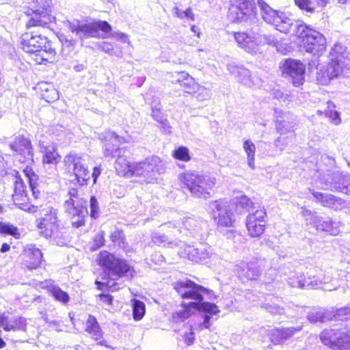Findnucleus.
I'll return each mask as SVG.
<instances>
[{"instance_id": "1", "label": "nucleus", "mask_w": 350, "mask_h": 350, "mask_svg": "<svg viewBox=\"0 0 350 350\" xmlns=\"http://www.w3.org/2000/svg\"><path fill=\"white\" fill-rule=\"evenodd\" d=\"M174 289L183 299L193 301L183 303L182 308L172 314L174 322L178 323L188 319L191 315V309L202 310L210 314H216L219 312L215 304L203 301V295L207 293V289L204 287L191 280H185L176 283Z\"/></svg>"}, {"instance_id": "2", "label": "nucleus", "mask_w": 350, "mask_h": 350, "mask_svg": "<svg viewBox=\"0 0 350 350\" xmlns=\"http://www.w3.org/2000/svg\"><path fill=\"white\" fill-rule=\"evenodd\" d=\"M334 316L341 321H345V327L323 329L320 335L321 340L332 349L350 350V308L338 309Z\"/></svg>"}, {"instance_id": "3", "label": "nucleus", "mask_w": 350, "mask_h": 350, "mask_svg": "<svg viewBox=\"0 0 350 350\" xmlns=\"http://www.w3.org/2000/svg\"><path fill=\"white\" fill-rule=\"evenodd\" d=\"M21 40L22 49L33 55L32 58L36 64L53 62L56 52L46 36L35 31H29L21 36Z\"/></svg>"}, {"instance_id": "4", "label": "nucleus", "mask_w": 350, "mask_h": 350, "mask_svg": "<svg viewBox=\"0 0 350 350\" xmlns=\"http://www.w3.org/2000/svg\"><path fill=\"white\" fill-rule=\"evenodd\" d=\"M178 179L193 196L205 199L211 197V191L216 183L215 177L209 174L191 172L180 174Z\"/></svg>"}, {"instance_id": "5", "label": "nucleus", "mask_w": 350, "mask_h": 350, "mask_svg": "<svg viewBox=\"0 0 350 350\" xmlns=\"http://www.w3.org/2000/svg\"><path fill=\"white\" fill-rule=\"evenodd\" d=\"M97 262L112 280H116L123 277L129 280L134 276L133 269L126 260L119 258L107 251H102L99 253Z\"/></svg>"}, {"instance_id": "6", "label": "nucleus", "mask_w": 350, "mask_h": 350, "mask_svg": "<svg viewBox=\"0 0 350 350\" xmlns=\"http://www.w3.org/2000/svg\"><path fill=\"white\" fill-rule=\"evenodd\" d=\"M234 38L239 47L254 54L259 52L260 46L274 42L273 38L263 33L257 25L245 32L234 33Z\"/></svg>"}, {"instance_id": "7", "label": "nucleus", "mask_w": 350, "mask_h": 350, "mask_svg": "<svg viewBox=\"0 0 350 350\" xmlns=\"http://www.w3.org/2000/svg\"><path fill=\"white\" fill-rule=\"evenodd\" d=\"M64 208L71 218L73 226L79 228L85 224V218L88 213L87 201L79 196L77 189L71 188L68 190Z\"/></svg>"}, {"instance_id": "8", "label": "nucleus", "mask_w": 350, "mask_h": 350, "mask_svg": "<svg viewBox=\"0 0 350 350\" xmlns=\"http://www.w3.org/2000/svg\"><path fill=\"white\" fill-rule=\"evenodd\" d=\"M228 18L235 23L255 24L257 21V12L254 1L230 0Z\"/></svg>"}, {"instance_id": "9", "label": "nucleus", "mask_w": 350, "mask_h": 350, "mask_svg": "<svg viewBox=\"0 0 350 350\" xmlns=\"http://www.w3.org/2000/svg\"><path fill=\"white\" fill-rule=\"evenodd\" d=\"M165 171V162L157 156L146 158L133 166L132 175L148 183H154L159 174Z\"/></svg>"}, {"instance_id": "10", "label": "nucleus", "mask_w": 350, "mask_h": 350, "mask_svg": "<svg viewBox=\"0 0 350 350\" xmlns=\"http://www.w3.org/2000/svg\"><path fill=\"white\" fill-rule=\"evenodd\" d=\"M161 227L163 230L172 232L174 237L179 239L184 236L195 237L200 231L201 221L194 217H185L165 222Z\"/></svg>"}, {"instance_id": "11", "label": "nucleus", "mask_w": 350, "mask_h": 350, "mask_svg": "<svg viewBox=\"0 0 350 350\" xmlns=\"http://www.w3.org/2000/svg\"><path fill=\"white\" fill-rule=\"evenodd\" d=\"M65 25L72 33H75L81 40L90 38H95L98 35L99 30L105 33L111 31V25L105 21H98L88 23H81L78 20L66 21Z\"/></svg>"}, {"instance_id": "12", "label": "nucleus", "mask_w": 350, "mask_h": 350, "mask_svg": "<svg viewBox=\"0 0 350 350\" xmlns=\"http://www.w3.org/2000/svg\"><path fill=\"white\" fill-rule=\"evenodd\" d=\"M299 29V38L306 52L319 56L325 51L326 39L323 34L307 25L301 26Z\"/></svg>"}, {"instance_id": "13", "label": "nucleus", "mask_w": 350, "mask_h": 350, "mask_svg": "<svg viewBox=\"0 0 350 350\" xmlns=\"http://www.w3.org/2000/svg\"><path fill=\"white\" fill-rule=\"evenodd\" d=\"M64 163L80 185H88L91 176L85 157L70 152L64 157Z\"/></svg>"}, {"instance_id": "14", "label": "nucleus", "mask_w": 350, "mask_h": 350, "mask_svg": "<svg viewBox=\"0 0 350 350\" xmlns=\"http://www.w3.org/2000/svg\"><path fill=\"white\" fill-rule=\"evenodd\" d=\"M208 206L212 218L218 226L223 227L233 226L235 219L228 202L222 200L212 201Z\"/></svg>"}, {"instance_id": "15", "label": "nucleus", "mask_w": 350, "mask_h": 350, "mask_svg": "<svg viewBox=\"0 0 350 350\" xmlns=\"http://www.w3.org/2000/svg\"><path fill=\"white\" fill-rule=\"evenodd\" d=\"M42 211L43 217L38 220L36 225L40 234L45 238L57 236L59 231L57 210L48 207Z\"/></svg>"}, {"instance_id": "16", "label": "nucleus", "mask_w": 350, "mask_h": 350, "mask_svg": "<svg viewBox=\"0 0 350 350\" xmlns=\"http://www.w3.org/2000/svg\"><path fill=\"white\" fill-rule=\"evenodd\" d=\"M12 196L14 204L19 208L31 213L37 211L38 206L31 204V199L27 194V186L21 176L14 177V193Z\"/></svg>"}, {"instance_id": "17", "label": "nucleus", "mask_w": 350, "mask_h": 350, "mask_svg": "<svg viewBox=\"0 0 350 350\" xmlns=\"http://www.w3.org/2000/svg\"><path fill=\"white\" fill-rule=\"evenodd\" d=\"M267 213L264 208H257L247 216L246 226L252 237H259L263 234L266 226Z\"/></svg>"}, {"instance_id": "18", "label": "nucleus", "mask_w": 350, "mask_h": 350, "mask_svg": "<svg viewBox=\"0 0 350 350\" xmlns=\"http://www.w3.org/2000/svg\"><path fill=\"white\" fill-rule=\"evenodd\" d=\"M113 139L116 142V144H113V146H115L116 148L114 150H111L109 147L107 146L105 150V157L110 158L118 157L114 164L117 172L123 176L129 174L132 175L133 166L135 164L130 163L126 158L122 155V150L118 148V139L116 137Z\"/></svg>"}, {"instance_id": "19", "label": "nucleus", "mask_w": 350, "mask_h": 350, "mask_svg": "<svg viewBox=\"0 0 350 350\" xmlns=\"http://www.w3.org/2000/svg\"><path fill=\"white\" fill-rule=\"evenodd\" d=\"M234 271L242 280H256L261 273L258 261L254 258H246L237 263Z\"/></svg>"}, {"instance_id": "20", "label": "nucleus", "mask_w": 350, "mask_h": 350, "mask_svg": "<svg viewBox=\"0 0 350 350\" xmlns=\"http://www.w3.org/2000/svg\"><path fill=\"white\" fill-rule=\"evenodd\" d=\"M308 279L311 280H319L316 286H312V288H322L325 291H331L336 290L339 284L336 280H332L329 273H325L319 267H313L307 271Z\"/></svg>"}, {"instance_id": "21", "label": "nucleus", "mask_w": 350, "mask_h": 350, "mask_svg": "<svg viewBox=\"0 0 350 350\" xmlns=\"http://www.w3.org/2000/svg\"><path fill=\"white\" fill-rule=\"evenodd\" d=\"M283 73L289 76L294 86L299 87L304 81L305 66L299 60L286 59L282 67Z\"/></svg>"}, {"instance_id": "22", "label": "nucleus", "mask_w": 350, "mask_h": 350, "mask_svg": "<svg viewBox=\"0 0 350 350\" xmlns=\"http://www.w3.org/2000/svg\"><path fill=\"white\" fill-rule=\"evenodd\" d=\"M317 69L316 79L322 85L329 84L332 79L337 77L342 71L339 62L334 60L326 66H318Z\"/></svg>"}, {"instance_id": "23", "label": "nucleus", "mask_w": 350, "mask_h": 350, "mask_svg": "<svg viewBox=\"0 0 350 350\" xmlns=\"http://www.w3.org/2000/svg\"><path fill=\"white\" fill-rule=\"evenodd\" d=\"M275 129L280 135L293 134L295 126V116L286 111L275 109Z\"/></svg>"}, {"instance_id": "24", "label": "nucleus", "mask_w": 350, "mask_h": 350, "mask_svg": "<svg viewBox=\"0 0 350 350\" xmlns=\"http://www.w3.org/2000/svg\"><path fill=\"white\" fill-rule=\"evenodd\" d=\"M310 223L316 228L317 230L325 232L334 236L338 235L341 230L342 226L340 222L333 221L329 217L312 215Z\"/></svg>"}, {"instance_id": "25", "label": "nucleus", "mask_w": 350, "mask_h": 350, "mask_svg": "<svg viewBox=\"0 0 350 350\" xmlns=\"http://www.w3.org/2000/svg\"><path fill=\"white\" fill-rule=\"evenodd\" d=\"M36 3L42 10H36L34 16L29 20L27 26L28 28L33 27H48L51 22V17L48 14L47 10L51 6V0H36Z\"/></svg>"}, {"instance_id": "26", "label": "nucleus", "mask_w": 350, "mask_h": 350, "mask_svg": "<svg viewBox=\"0 0 350 350\" xmlns=\"http://www.w3.org/2000/svg\"><path fill=\"white\" fill-rule=\"evenodd\" d=\"M9 146L16 154L23 157L22 161H33V148L29 139L23 135L17 136L14 142L9 144Z\"/></svg>"}, {"instance_id": "27", "label": "nucleus", "mask_w": 350, "mask_h": 350, "mask_svg": "<svg viewBox=\"0 0 350 350\" xmlns=\"http://www.w3.org/2000/svg\"><path fill=\"white\" fill-rule=\"evenodd\" d=\"M228 70L240 83L248 87L256 86L260 84V79L256 76H252L250 71L244 67L229 64Z\"/></svg>"}, {"instance_id": "28", "label": "nucleus", "mask_w": 350, "mask_h": 350, "mask_svg": "<svg viewBox=\"0 0 350 350\" xmlns=\"http://www.w3.org/2000/svg\"><path fill=\"white\" fill-rule=\"evenodd\" d=\"M186 251L189 259L196 262H205L213 254V248L206 243H201L197 247L188 246Z\"/></svg>"}, {"instance_id": "29", "label": "nucleus", "mask_w": 350, "mask_h": 350, "mask_svg": "<svg viewBox=\"0 0 350 350\" xmlns=\"http://www.w3.org/2000/svg\"><path fill=\"white\" fill-rule=\"evenodd\" d=\"M300 328H274L269 332V336L271 341L275 345L283 344L286 340L292 337Z\"/></svg>"}, {"instance_id": "30", "label": "nucleus", "mask_w": 350, "mask_h": 350, "mask_svg": "<svg viewBox=\"0 0 350 350\" xmlns=\"http://www.w3.org/2000/svg\"><path fill=\"white\" fill-rule=\"evenodd\" d=\"M312 195L317 202L321 204L323 206L332 208L333 209H340L342 204L343 201L331 193H323L319 191H312Z\"/></svg>"}, {"instance_id": "31", "label": "nucleus", "mask_w": 350, "mask_h": 350, "mask_svg": "<svg viewBox=\"0 0 350 350\" xmlns=\"http://www.w3.org/2000/svg\"><path fill=\"white\" fill-rule=\"evenodd\" d=\"M319 280H311L308 279L307 271L299 275H293L288 278L287 283L292 288H312V286H316Z\"/></svg>"}, {"instance_id": "32", "label": "nucleus", "mask_w": 350, "mask_h": 350, "mask_svg": "<svg viewBox=\"0 0 350 350\" xmlns=\"http://www.w3.org/2000/svg\"><path fill=\"white\" fill-rule=\"evenodd\" d=\"M280 22L278 21V23H275L273 25L277 30L285 33H295L298 37L299 31V28L301 26H306L305 24H299L297 22L294 23L291 18H283L282 16H280Z\"/></svg>"}, {"instance_id": "33", "label": "nucleus", "mask_w": 350, "mask_h": 350, "mask_svg": "<svg viewBox=\"0 0 350 350\" xmlns=\"http://www.w3.org/2000/svg\"><path fill=\"white\" fill-rule=\"evenodd\" d=\"M258 4L261 10L264 21L269 24L274 25L280 21V16L278 11L272 9L265 1L258 0Z\"/></svg>"}, {"instance_id": "34", "label": "nucleus", "mask_w": 350, "mask_h": 350, "mask_svg": "<svg viewBox=\"0 0 350 350\" xmlns=\"http://www.w3.org/2000/svg\"><path fill=\"white\" fill-rule=\"evenodd\" d=\"M295 4L302 10L313 13L326 5L328 0H294Z\"/></svg>"}, {"instance_id": "35", "label": "nucleus", "mask_w": 350, "mask_h": 350, "mask_svg": "<svg viewBox=\"0 0 350 350\" xmlns=\"http://www.w3.org/2000/svg\"><path fill=\"white\" fill-rule=\"evenodd\" d=\"M40 150L44 154V163L55 164L58 162L59 156L53 144L44 145V143H40Z\"/></svg>"}, {"instance_id": "36", "label": "nucleus", "mask_w": 350, "mask_h": 350, "mask_svg": "<svg viewBox=\"0 0 350 350\" xmlns=\"http://www.w3.org/2000/svg\"><path fill=\"white\" fill-rule=\"evenodd\" d=\"M26 257L29 259L25 260V265L29 269H35L41 263L42 254L39 249L33 248L26 252Z\"/></svg>"}, {"instance_id": "37", "label": "nucleus", "mask_w": 350, "mask_h": 350, "mask_svg": "<svg viewBox=\"0 0 350 350\" xmlns=\"http://www.w3.org/2000/svg\"><path fill=\"white\" fill-rule=\"evenodd\" d=\"M85 331L88 332L95 340H98L101 337V330L96 319L89 315L85 322Z\"/></svg>"}, {"instance_id": "38", "label": "nucleus", "mask_w": 350, "mask_h": 350, "mask_svg": "<svg viewBox=\"0 0 350 350\" xmlns=\"http://www.w3.org/2000/svg\"><path fill=\"white\" fill-rule=\"evenodd\" d=\"M42 97L48 103L56 100L59 98L57 90L51 84L44 83L40 84Z\"/></svg>"}, {"instance_id": "39", "label": "nucleus", "mask_w": 350, "mask_h": 350, "mask_svg": "<svg viewBox=\"0 0 350 350\" xmlns=\"http://www.w3.org/2000/svg\"><path fill=\"white\" fill-rule=\"evenodd\" d=\"M243 148L247 154V165L252 170H254L255 168L256 146L250 139H247L243 142Z\"/></svg>"}, {"instance_id": "40", "label": "nucleus", "mask_w": 350, "mask_h": 350, "mask_svg": "<svg viewBox=\"0 0 350 350\" xmlns=\"http://www.w3.org/2000/svg\"><path fill=\"white\" fill-rule=\"evenodd\" d=\"M47 289L55 300L60 301L64 304H66L68 302L70 299L69 295L67 293L62 291L59 286L51 283L47 285Z\"/></svg>"}, {"instance_id": "41", "label": "nucleus", "mask_w": 350, "mask_h": 350, "mask_svg": "<svg viewBox=\"0 0 350 350\" xmlns=\"http://www.w3.org/2000/svg\"><path fill=\"white\" fill-rule=\"evenodd\" d=\"M152 241L157 245H167L170 247L178 245V241L177 240L171 241L166 235L160 232L152 233Z\"/></svg>"}, {"instance_id": "42", "label": "nucleus", "mask_w": 350, "mask_h": 350, "mask_svg": "<svg viewBox=\"0 0 350 350\" xmlns=\"http://www.w3.org/2000/svg\"><path fill=\"white\" fill-rule=\"evenodd\" d=\"M133 316L135 321L141 320L146 312L145 304L143 301L138 299L132 301Z\"/></svg>"}, {"instance_id": "43", "label": "nucleus", "mask_w": 350, "mask_h": 350, "mask_svg": "<svg viewBox=\"0 0 350 350\" xmlns=\"http://www.w3.org/2000/svg\"><path fill=\"white\" fill-rule=\"evenodd\" d=\"M241 208L243 210L240 211V213L243 211H252L256 208L255 204L251 201V200L245 196H243L237 200V208L239 210Z\"/></svg>"}, {"instance_id": "44", "label": "nucleus", "mask_w": 350, "mask_h": 350, "mask_svg": "<svg viewBox=\"0 0 350 350\" xmlns=\"http://www.w3.org/2000/svg\"><path fill=\"white\" fill-rule=\"evenodd\" d=\"M293 137V134L289 135H280L274 141L275 148L280 152L283 151L285 147L291 142Z\"/></svg>"}, {"instance_id": "45", "label": "nucleus", "mask_w": 350, "mask_h": 350, "mask_svg": "<svg viewBox=\"0 0 350 350\" xmlns=\"http://www.w3.org/2000/svg\"><path fill=\"white\" fill-rule=\"evenodd\" d=\"M172 156L175 159L185 162H187L191 159L189 149L185 146H180L174 150Z\"/></svg>"}, {"instance_id": "46", "label": "nucleus", "mask_w": 350, "mask_h": 350, "mask_svg": "<svg viewBox=\"0 0 350 350\" xmlns=\"http://www.w3.org/2000/svg\"><path fill=\"white\" fill-rule=\"evenodd\" d=\"M0 232L14 236L15 238L19 237L20 233L18 228L10 224L0 222Z\"/></svg>"}, {"instance_id": "47", "label": "nucleus", "mask_w": 350, "mask_h": 350, "mask_svg": "<svg viewBox=\"0 0 350 350\" xmlns=\"http://www.w3.org/2000/svg\"><path fill=\"white\" fill-rule=\"evenodd\" d=\"M172 14L174 16L180 19L188 18L191 21L195 20L194 14L191 8H188L186 10L182 11L178 7H174L172 10Z\"/></svg>"}, {"instance_id": "48", "label": "nucleus", "mask_w": 350, "mask_h": 350, "mask_svg": "<svg viewBox=\"0 0 350 350\" xmlns=\"http://www.w3.org/2000/svg\"><path fill=\"white\" fill-rule=\"evenodd\" d=\"M90 215L92 219H97L99 217L100 208L96 197L92 196L90 200Z\"/></svg>"}, {"instance_id": "49", "label": "nucleus", "mask_w": 350, "mask_h": 350, "mask_svg": "<svg viewBox=\"0 0 350 350\" xmlns=\"http://www.w3.org/2000/svg\"><path fill=\"white\" fill-rule=\"evenodd\" d=\"M195 97L200 101L208 100L211 97V92L204 87H199L195 92Z\"/></svg>"}, {"instance_id": "50", "label": "nucleus", "mask_w": 350, "mask_h": 350, "mask_svg": "<svg viewBox=\"0 0 350 350\" xmlns=\"http://www.w3.org/2000/svg\"><path fill=\"white\" fill-rule=\"evenodd\" d=\"M117 137L118 139V146L120 145V140L118 135H117L115 133H109L105 137V140L104 143V150L106 148V146H108L109 147L110 150H115L116 147L113 146V144H116V142L113 140V137Z\"/></svg>"}, {"instance_id": "51", "label": "nucleus", "mask_w": 350, "mask_h": 350, "mask_svg": "<svg viewBox=\"0 0 350 350\" xmlns=\"http://www.w3.org/2000/svg\"><path fill=\"white\" fill-rule=\"evenodd\" d=\"M110 239L111 241L118 245L119 246H122V244L124 245L123 232L122 231L118 230H114L113 232H111Z\"/></svg>"}, {"instance_id": "52", "label": "nucleus", "mask_w": 350, "mask_h": 350, "mask_svg": "<svg viewBox=\"0 0 350 350\" xmlns=\"http://www.w3.org/2000/svg\"><path fill=\"white\" fill-rule=\"evenodd\" d=\"M350 185V175L345 174L342 176V177L340 178V181L335 185V188L340 192L342 193V188L345 187H349Z\"/></svg>"}, {"instance_id": "53", "label": "nucleus", "mask_w": 350, "mask_h": 350, "mask_svg": "<svg viewBox=\"0 0 350 350\" xmlns=\"http://www.w3.org/2000/svg\"><path fill=\"white\" fill-rule=\"evenodd\" d=\"M23 174H25L29 184H32V183H34L37 180V176L33 172V170L31 167H26L23 170Z\"/></svg>"}, {"instance_id": "54", "label": "nucleus", "mask_w": 350, "mask_h": 350, "mask_svg": "<svg viewBox=\"0 0 350 350\" xmlns=\"http://www.w3.org/2000/svg\"><path fill=\"white\" fill-rule=\"evenodd\" d=\"M325 114L327 117L332 119L333 123L338 125L340 123L341 120L340 118V113L336 111L329 110L325 111Z\"/></svg>"}, {"instance_id": "55", "label": "nucleus", "mask_w": 350, "mask_h": 350, "mask_svg": "<svg viewBox=\"0 0 350 350\" xmlns=\"http://www.w3.org/2000/svg\"><path fill=\"white\" fill-rule=\"evenodd\" d=\"M151 116L158 123L166 118L165 116H164V114L161 112V109L156 107H152Z\"/></svg>"}, {"instance_id": "56", "label": "nucleus", "mask_w": 350, "mask_h": 350, "mask_svg": "<svg viewBox=\"0 0 350 350\" xmlns=\"http://www.w3.org/2000/svg\"><path fill=\"white\" fill-rule=\"evenodd\" d=\"M111 37L123 43H129L127 35L124 33L115 31L111 33Z\"/></svg>"}, {"instance_id": "57", "label": "nucleus", "mask_w": 350, "mask_h": 350, "mask_svg": "<svg viewBox=\"0 0 350 350\" xmlns=\"http://www.w3.org/2000/svg\"><path fill=\"white\" fill-rule=\"evenodd\" d=\"M174 77V80L172 82H176L179 83L180 85L184 82L187 79V77H189V74L185 72H176Z\"/></svg>"}, {"instance_id": "58", "label": "nucleus", "mask_w": 350, "mask_h": 350, "mask_svg": "<svg viewBox=\"0 0 350 350\" xmlns=\"http://www.w3.org/2000/svg\"><path fill=\"white\" fill-rule=\"evenodd\" d=\"M266 308L270 313L273 314H282L284 313V308L278 305H267Z\"/></svg>"}, {"instance_id": "59", "label": "nucleus", "mask_w": 350, "mask_h": 350, "mask_svg": "<svg viewBox=\"0 0 350 350\" xmlns=\"http://www.w3.org/2000/svg\"><path fill=\"white\" fill-rule=\"evenodd\" d=\"M98 49L105 53L112 54L113 47L112 44L109 42H103L98 44Z\"/></svg>"}, {"instance_id": "60", "label": "nucleus", "mask_w": 350, "mask_h": 350, "mask_svg": "<svg viewBox=\"0 0 350 350\" xmlns=\"http://www.w3.org/2000/svg\"><path fill=\"white\" fill-rule=\"evenodd\" d=\"M308 320L311 323H317V322H323V316L321 312H315L311 313L308 315Z\"/></svg>"}, {"instance_id": "61", "label": "nucleus", "mask_w": 350, "mask_h": 350, "mask_svg": "<svg viewBox=\"0 0 350 350\" xmlns=\"http://www.w3.org/2000/svg\"><path fill=\"white\" fill-rule=\"evenodd\" d=\"M159 126L163 130V132L166 133H171V126L170 125L168 120L165 118L163 120H162L161 122H159Z\"/></svg>"}, {"instance_id": "62", "label": "nucleus", "mask_w": 350, "mask_h": 350, "mask_svg": "<svg viewBox=\"0 0 350 350\" xmlns=\"http://www.w3.org/2000/svg\"><path fill=\"white\" fill-rule=\"evenodd\" d=\"M100 300L107 305L109 306L112 304L113 297L109 294L100 293L98 295Z\"/></svg>"}, {"instance_id": "63", "label": "nucleus", "mask_w": 350, "mask_h": 350, "mask_svg": "<svg viewBox=\"0 0 350 350\" xmlns=\"http://www.w3.org/2000/svg\"><path fill=\"white\" fill-rule=\"evenodd\" d=\"M194 85H195V83H194L193 79L191 77L189 76L180 85L181 87H183V88H185V90H187V89H190ZM186 91L188 92L187 90H186Z\"/></svg>"}, {"instance_id": "64", "label": "nucleus", "mask_w": 350, "mask_h": 350, "mask_svg": "<svg viewBox=\"0 0 350 350\" xmlns=\"http://www.w3.org/2000/svg\"><path fill=\"white\" fill-rule=\"evenodd\" d=\"M32 192V196L35 200H37L40 198V192L37 187L36 183H32V184H29Z\"/></svg>"}]
</instances>
